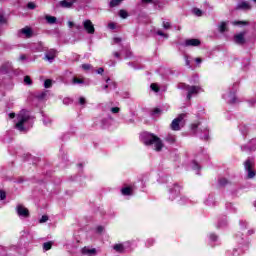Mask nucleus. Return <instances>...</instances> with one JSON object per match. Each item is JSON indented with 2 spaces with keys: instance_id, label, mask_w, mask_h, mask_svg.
<instances>
[{
  "instance_id": "47",
  "label": "nucleus",
  "mask_w": 256,
  "mask_h": 256,
  "mask_svg": "<svg viewBox=\"0 0 256 256\" xmlns=\"http://www.w3.org/2000/svg\"><path fill=\"white\" fill-rule=\"evenodd\" d=\"M104 69L103 68H99L98 70H97V73H98V75H102V73H104Z\"/></svg>"
},
{
  "instance_id": "30",
  "label": "nucleus",
  "mask_w": 256,
  "mask_h": 256,
  "mask_svg": "<svg viewBox=\"0 0 256 256\" xmlns=\"http://www.w3.org/2000/svg\"><path fill=\"white\" fill-rule=\"evenodd\" d=\"M47 221H49V216L47 215H43L39 220L40 223H47Z\"/></svg>"
},
{
  "instance_id": "3",
  "label": "nucleus",
  "mask_w": 256,
  "mask_h": 256,
  "mask_svg": "<svg viewBox=\"0 0 256 256\" xmlns=\"http://www.w3.org/2000/svg\"><path fill=\"white\" fill-rule=\"evenodd\" d=\"M244 167L247 173V179H254L256 175L255 162H253L251 159H248L244 162Z\"/></svg>"
},
{
  "instance_id": "9",
  "label": "nucleus",
  "mask_w": 256,
  "mask_h": 256,
  "mask_svg": "<svg viewBox=\"0 0 256 256\" xmlns=\"http://www.w3.org/2000/svg\"><path fill=\"white\" fill-rule=\"evenodd\" d=\"M236 9H242V11H251V4L247 1H241L237 4Z\"/></svg>"
},
{
  "instance_id": "6",
  "label": "nucleus",
  "mask_w": 256,
  "mask_h": 256,
  "mask_svg": "<svg viewBox=\"0 0 256 256\" xmlns=\"http://www.w3.org/2000/svg\"><path fill=\"white\" fill-rule=\"evenodd\" d=\"M83 27L89 35H93L95 33V26L93 25V22L91 20H85L83 22Z\"/></svg>"
},
{
  "instance_id": "49",
  "label": "nucleus",
  "mask_w": 256,
  "mask_h": 256,
  "mask_svg": "<svg viewBox=\"0 0 256 256\" xmlns=\"http://www.w3.org/2000/svg\"><path fill=\"white\" fill-rule=\"evenodd\" d=\"M97 231H98V233H103V227L102 226H98L97 227Z\"/></svg>"
},
{
  "instance_id": "28",
  "label": "nucleus",
  "mask_w": 256,
  "mask_h": 256,
  "mask_svg": "<svg viewBox=\"0 0 256 256\" xmlns=\"http://www.w3.org/2000/svg\"><path fill=\"white\" fill-rule=\"evenodd\" d=\"M193 13H194V15H196L197 17H201V15H203V12H202L200 9H198V8L194 9V10H193Z\"/></svg>"
},
{
  "instance_id": "51",
  "label": "nucleus",
  "mask_w": 256,
  "mask_h": 256,
  "mask_svg": "<svg viewBox=\"0 0 256 256\" xmlns=\"http://www.w3.org/2000/svg\"><path fill=\"white\" fill-rule=\"evenodd\" d=\"M199 168V164H197L196 162L193 163V169H198Z\"/></svg>"
},
{
  "instance_id": "21",
  "label": "nucleus",
  "mask_w": 256,
  "mask_h": 256,
  "mask_svg": "<svg viewBox=\"0 0 256 256\" xmlns=\"http://www.w3.org/2000/svg\"><path fill=\"white\" fill-rule=\"evenodd\" d=\"M51 247H53V243H51V242H46L43 244V249L45 251H49V249H51Z\"/></svg>"
},
{
  "instance_id": "34",
  "label": "nucleus",
  "mask_w": 256,
  "mask_h": 256,
  "mask_svg": "<svg viewBox=\"0 0 256 256\" xmlns=\"http://www.w3.org/2000/svg\"><path fill=\"white\" fill-rule=\"evenodd\" d=\"M157 35H159L160 37H165V39H167L169 37V35L165 34L163 31L161 30H158L157 32Z\"/></svg>"
},
{
  "instance_id": "53",
  "label": "nucleus",
  "mask_w": 256,
  "mask_h": 256,
  "mask_svg": "<svg viewBox=\"0 0 256 256\" xmlns=\"http://www.w3.org/2000/svg\"><path fill=\"white\" fill-rule=\"evenodd\" d=\"M142 3H153V0H142Z\"/></svg>"
},
{
  "instance_id": "27",
  "label": "nucleus",
  "mask_w": 256,
  "mask_h": 256,
  "mask_svg": "<svg viewBox=\"0 0 256 256\" xmlns=\"http://www.w3.org/2000/svg\"><path fill=\"white\" fill-rule=\"evenodd\" d=\"M82 69L84 71H90V69H93V66L91 64H82Z\"/></svg>"
},
{
  "instance_id": "56",
  "label": "nucleus",
  "mask_w": 256,
  "mask_h": 256,
  "mask_svg": "<svg viewBox=\"0 0 256 256\" xmlns=\"http://www.w3.org/2000/svg\"><path fill=\"white\" fill-rule=\"evenodd\" d=\"M114 57H120L119 52H114Z\"/></svg>"
},
{
  "instance_id": "18",
  "label": "nucleus",
  "mask_w": 256,
  "mask_h": 256,
  "mask_svg": "<svg viewBox=\"0 0 256 256\" xmlns=\"http://www.w3.org/2000/svg\"><path fill=\"white\" fill-rule=\"evenodd\" d=\"M72 83L73 85H82L83 83H85V81L81 78L74 77L72 79Z\"/></svg>"
},
{
  "instance_id": "33",
  "label": "nucleus",
  "mask_w": 256,
  "mask_h": 256,
  "mask_svg": "<svg viewBox=\"0 0 256 256\" xmlns=\"http://www.w3.org/2000/svg\"><path fill=\"white\" fill-rule=\"evenodd\" d=\"M162 27H164V29H171V22H163L162 23Z\"/></svg>"
},
{
  "instance_id": "52",
  "label": "nucleus",
  "mask_w": 256,
  "mask_h": 256,
  "mask_svg": "<svg viewBox=\"0 0 256 256\" xmlns=\"http://www.w3.org/2000/svg\"><path fill=\"white\" fill-rule=\"evenodd\" d=\"M25 59H27V57L25 55L20 56V61H25Z\"/></svg>"
},
{
  "instance_id": "10",
  "label": "nucleus",
  "mask_w": 256,
  "mask_h": 256,
  "mask_svg": "<svg viewBox=\"0 0 256 256\" xmlns=\"http://www.w3.org/2000/svg\"><path fill=\"white\" fill-rule=\"evenodd\" d=\"M57 57V51L54 49H50L45 54L46 61H49L50 63H53V60Z\"/></svg>"
},
{
  "instance_id": "5",
  "label": "nucleus",
  "mask_w": 256,
  "mask_h": 256,
  "mask_svg": "<svg viewBox=\"0 0 256 256\" xmlns=\"http://www.w3.org/2000/svg\"><path fill=\"white\" fill-rule=\"evenodd\" d=\"M185 89L188 92L187 99H191V97H193V95H197V93H199L201 88L199 86L185 85Z\"/></svg>"
},
{
  "instance_id": "4",
  "label": "nucleus",
  "mask_w": 256,
  "mask_h": 256,
  "mask_svg": "<svg viewBox=\"0 0 256 256\" xmlns=\"http://www.w3.org/2000/svg\"><path fill=\"white\" fill-rule=\"evenodd\" d=\"M186 114H180L176 119H174L171 123V130L172 131H179L181 129V126L185 125V119Z\"/></svg>"
},
{
  "instance_id": "38",
  "label": "nucleus",
  "mask_w": 256,
  "mask_h": 256,
  "mask_svg": "<svg viewBox=\"0 0 256 256\" xmlns=\"http://www.w3.org/2000/svg\"><path fill=\"white\" fill-rule=\"evenodd\" d=\"M6 197H7V194H5V192L0 190V199H1V201H3Z\"/></svg>"
},
{
  "instance_id": "19",
  "label": "nucleus",
  "mask_w": 256,
  "mask_h": 256,
  "mask_svg": "<svg viewBox=\"0 0 256 256\" xmlns=\"http://www.w3.org/2000/svg\"><path fill=\"white\" fill-rule=\"evenodd\" d=\"M219 31L220 33H225V31H227V22H221L219 25Z\"/></svg>"
},
{
  "instance_id": "11",
  "label": "nucleus",
  "mask_w": 256,
  "mask_h": 256,
  "mask_svg": "<svg viewBox=\"0 0 256 256\" xmlns=\"http://www.w3.org/2000/svg\"><path fill=\"white\" fill-rule=\"evenodd\" d=\"M234 42L237 43V45H244V43H245V33L241 32L239 34H236L234 36Z\"/></svg>"
},
{
  "instance_id": "1",
  "label": "nucleus",
  "mask_w": 256,
  "mask_h": 256,
  "mask_svg": "<svg viewBox=\"0 0 256 256\" xmlns=\"http://www.w3.org/2000/svg\"><path fill=\"white\" fill-rule=\"evenodd\" d=\"M141 141L146 146L154 145L155 151H161V149L164 147L163 141H161L159 137L152 133L143 132L141 134Z\"/></svg>"
},
{
  "instance_id": "20",
  "label": "nucleus",
  "mask_w": 256,
  "mask_h": 256,
  "mask_svg": "<svg viewBox=\"0 0 256 256\" xmlns=\"http://www.w3.org/2000/svg\"><path fill=\"white\" fill-rule=\"evenodd\" d=\"M119 15L122 19H127V17H129V14L125 10H120Z\"/></svg>"
},
{
  "instance_id": "54",
  "label": "nucleus",
  "mask_w": 256,
  "mask_h": 256,
  "mask_svg": "<svg viewBox=\"0 0 256 256\" xmlns=\"http://www.w3.org/2000/svg\"><path fill=\"white\" fill-rule=\"evenodd\" d=\"M195 61H196V63H202L203 62V60L201 58H196Z\"/></svg>"
},
{
  "instance_id": "57",
  "label": "nucleus",
  "mask_w": 256,
  "mask_h": 256,
  "mask_svg": "<svg viewBox=\"0 0 256 256\" xmlns=\"http://www.w3.org/2000/svg\"><path fill=\"white\" fill-rule=\"evenodd\" d=\"M159 108L154 109V113H159Z\"/></svg>"
},
{
  "instance_id": "7",
  "label": "nucleus",
  "mask_w": 256,
  "mask_h": 256,
  "mask_svg": "<svg viewBox=\"0 0 256 256\" xmlns=\"http://www.w3.org/2000/svg\"><path fill=\"white\" fill-rule=\"evenodd\" d=\"M75 3H77V0H62L58 3V7H62V9H71Z\"/></svg>"
},
{
  "instance_id": "2",
  "label": "nucleus",
  "mask_w": 256,
  "mask_h": 256,
  "mask_svg": "<svg viewBox=\"0 0 256 256\" xmlns=\"http://www.w3.org/2000/svg\"><path fill=\"white\" fill-rule=\"evenodd\" d=\"M17 119L16 129H18V131H27V124L31 121L29 111L21 110L17 115Z\"/></svg>"
},
{
  "instance_id": "41",
  "label": "nucleus",
  "mask_w": 256,
  "mask_h": 256,
  "mask_svg": "<svg viewBox=\"0 0 256 256\" xmlns=\"http://www.w3.org/2000/svg\"><path fill=\"white\" fill-rule=\"evenodd\" d=\"M85 103H86L85 97H80L79 98V104L80 105H85Z\"/></svg>"
},
{
  "instance_id": "36",
  "label": "nucleus",
  "mask_w": 256,
  "mask_h": 256,
  "mask_svg": "<svg viewBox=\"0 0 256 256\" xmlns=\"http://www.w3.org/2000/svg\"><path fill=\"white\" fill-rule=\"evenodd\" d=\"M219 185H221V186L227 185V179H225V178L220 179Z\"/></svg>"
},
{
  "instance_id": "25",
  "label": "nucleus",
  "mask_w": 256,
  "mask_h": 256,
  "mask_svg": "<svg viewBox=\"0 0 256 256\" xmlns=\"http://www.w3.org/2000/svg\"><path fill=\"white\" fill-rule=\"evenodd\" d=\"M228 101L230 103H237V97H235V94H230Z\"/></svg>"
},
{
  "instance_id": "8",
  "label": "nucleus",
  "mask_w": 256,
  "mask_h": 256,
  "mask_svg": "<svg viewBox=\"0 0 256 256\" xmlns=\"http://www.w3.org/2000/svg\"><path fill=\"white\" fill-rule=\"evenodd\" d=\"M16 211H17L19 217H24V218L29 217V210L25 206H23L21 204H19L16 207Z\"/></svg>"
},
{
  "instance_id": "48",
  "label": "nucleus",
  "mask_w": 256,
  "mask_h": 256,
  "mask_svg": "<svg viewBox=\"0 0 256 256\" xmlns=\"http://www.w3.org/2000/svg\"><path fill=\"white\" fill-rule=\"evenodd\" d=\"M185 61L187 66L191 65V62L189 61V57L185 56Z\"/></svg>"
},
{
  "instance_id": "17",
  "label": "nucleus",
  "mask_w": 256,
  "mask_h": 256,
  "mask_svg": "<svg viewBox=\"0 0 256 256\" xmlns=\"http://www.w3.org/2000/svg\"><path fill=\"white\" fill-rule=\"evenodd\" d=\"M95 249L83 248L82 253L83 255H95Z\"/></svg>"
},
{
  "instance_id": "29",
  "label": "nucleus",
  "mask_w": 256,
  "mask_h": 256,
  "mask_svg": "<svg viewBox=\"0 0 256 256\" xmlns=\"http://www.w3.org/2000/svg\"><path fill=\"white\" fill-rule=\"evenodd\" d=\"M24 83H25L26 85H31V84L33 83V81H31V77L25 76V77H24Z\"/></svg>"
},
{
  "instance_id": "61",
  "label": "nucleus",
  "mask_w": 256,
  "mask_h": 256,
  "mask_svg": "<svg viewBox=\"0 0 256 256\" xmlns=\"http://www.w3.org/2000/svg\"><path fill=\"white\" fill-rule=\"evenodd\" d=\"M254 2L256 3V0H254Z\"/></svg>"
},
{
  "instance_id": "42",
  "label": "nucleus",
  "mask_w": 256,
  "mask_h": 256,
  "mask_svg": "<svg viewBox=\"0 0 256 256\" xmlns=\"http://www.w3.org/2000/svg\"><path fill=\"white\" fill-rule=\"evenodd\" d=\"M119 111H120V108L119 107H113V108H111V112L112 113H119Z\"/></svg>"
},
{
  "instance_id": "50",
  "label": "nucleus",
  "mask_w": 256,
  "mask_h": 256,
  "mask_svg": "<svg viewBox=\"0 0 256 256\" xmlns=\"http://www.w3.org/2000/svg\"><path fill=\"white\" fill-rule=\"evenodd\" d=\"M114 43H121V38H114Z\"/></svg>"
},
{
  "instance_id": "22",
  "label": "nucleus",
  "mask_w": 256,
  "mask_h": 256,
  "mask_svg": "<svg viewBox=\"0 0 256 256\" xmlns=\"http://www.w3.org/2000/svg\"><path fill=\"white\" fill-rule=\"evenodd\" d=\"M52 84H53V82L51 81V79L45 80V82H44L45 89H50Z\"/></svg>"
},
{
  "instance_id": "45",
  "label": "nucleus",
  "mask_w": 256,
  "mask_h": 256,
  "mask_svg": "<svg viewBox=\"0 0 256 256\" xmlns=\"http://www.w3.org/2000/svg\"><path fill=\"white\" fill-rule=\"evenodd\" d=\"M210 239H211L212 241H217V235L211 234V235H210Z\"/></svg>"
},
{
  "instance_id": "39",
  "label": "nucleus",
  "mask_w": 256,
  "mask_h": 256,
  "mask_svg": "<svg viewBox=\"0 0 256 256\" xmlns=\"http://www.w3.org/2000/svg\"><path fill=\"white\" fill-rule=\"evenodd\" d=\"M0 23H7V19L5 16H3V14H0Z\"/></svg>"
},
{
  "instance_id": "31",
  "label": "nucleus",
  "mask_w": 256,
  "mask_h": 256,
  "mask_svg": "<svg viewBox=\"0 0 256 256\" xmlns=\"http://www.w3.org/2000/svg\"><path fill=\"white\" fill-rule=\"evenodd\" d=\"M152 91H155V93H159V86L157 84H151Z\"/></svg>"
},
{
  "instance_id": "58",
  "label": "nucleus",
  "mask_w": 256,
  "mask_h": 256,
  "mask_svg": "<svg viewBox=\"0 0 256 256\" xmlns=\"http://www.w3.org/2000/svg\"><path fill=\"white\" fill-rule=\"evenodd\" d=\"M76 29H81L80 25H75Z\"/></svg>"
},
{
  "instance_id": "40",
  "label": "nucleus",
  "mask_w": 256,
  "mask_h": 256,
  "mask_svg": "<svg viewBox=\"0 0 256 256\" xmlns=\"http://www.w3.org/2000/svg\"><path fill=\"white\" fill-rule=\"evenodd\" d=\"M199 125H200L199 123H194V124H192V125H191V129H192V131H194V132H195V131H196V129H197V127H199Z\"/></svg>"
},
{
  "instance_id": "32",
  "label": "nucleus",
  "mask_w": 256,
  "mask_h": 256,
  "mask_svg": "<svg viewBox=\"0 0 256 256\" xmlns=\"http://www.w3.org/2000/svg\"><path fill=\"white\" fill-rule=\"evenodd\" d=\"M115 251H123V244H116L114 245Z\"/></svg>"
},
{
  "instance_id": "55",
  "label": "nucleus",
  "mask_w": 256,
  "mask_h": 256,
  "mask_svg": "<svg viewBox=\"0 0 256 256\" xmlns=\"http://www.w3.org/2000/svg\"><path fill=\"white\" fill-rule=\"evenodd\" d=\"M9 117H10V119H15V113H10Z\"/></svg>"
},
{
  "instance_id": "59",
  "label": "nucleus",
  "mask_w": 256,
  "mask_h": 256,
  "mask_svg": "<svg viewBox=\"0 0 256 256\" xmlns=\"http://www.w3.org/2000/svg\"><path fill=\"white\" fill-rule=\"evenodd\" d=\"M104 89H109V85H105V86H104Z\"/></svg>"
},
{
  "instance_id": "26",
  "label": "nucleus",
  "mask_w": 256,
  "mask_h": 256,
  "mask_svg": "<svg viewBox=\"0 0 256 256\" xmlns=\"http://www.w3.org/2000/svg\"><path fill=\"white\" fill-rule=\"evenodd\" d=\"M201 139H204L205 141H207V139H209V131L207 130V128L204 129V136H201Z\"/></svg>"
},
{
  "instance_id": "14",
  "label": "nucleus",
  "mask_w": 256,
  "mask_h": 256,
  "mask_svg": "<svg viewBox=\"0 0 256 256\" xmlns=\"http://www.w3.org/2000/svg\"><path fill=\"white\" fill-rule=\"evenodd\" d=\"M20 33L22 35H24V37H27V38H29V37H31V35H33V31L29 27L22 28L20 30Z\"/></svg>"
},
{
  "instance_id": "46",
  "label": "nucleus",
  "mask_w": 256,
  "mask_h": 256,
  "mask_svg": "<svg viewBox=\"0 0 256 256\" xmlns=\"http://www.w3.org/2000/svg\"><path fill=\"white\" fill-rule=\"evenodd\" d=\"M68 27H69L70 29H72V27H75V23L69 21V22H68Z\"/></svg>"
},
{
  "instance_id": "12",
  "label": "nucleus",
  "mask_w": 256,
  "mask_h": 256,
  "mask_svg": "<svg viewBox=\"0 0 256 256\" xmlns=\"http://www.w3.org/2000/svg\"><path fill=\"white\" fill-rule=\"evenodd\" d=\"M201 45V41L199 39H187L185 41L186 47H199Z\"/></svg>"
},
{
  "instance_id": "37",
  "label": "nucleus",
  "mask_w": 256,
  "mask_h": 256,
  "mask_svg": "<svg viewBox=\"0 0 256 256\" xmlns=\"http://www.w3.org/2000/svg\"><path fill=\"white\" fill-rule=\"evenodd\" d=\"M233 25H247V22H245V21H236V22H233Z\"/></svg>"
},
{
  "instance_id": "24",
  "label": "nucleus",
  "mask_w": 256,
  "mask_h": 256,
  "mask_svg": "<svg viewBox=\"0 0 256 256\" xmlns=\"http://www.w3.org/2000/svg\"><path fill=\"white\" fill-rule=\"evenodd\" d=\"M121 1H123V0H111L110 7H117V5H119V3H121Z\"/></svg>"
},
{
  "instance_id": "16",
  "label": "nucleus",
  "mask_w": 256,
  "mask_h": 256,
  "mask_svg": "<svg viewBox=\"0 0 256 256\" xmlns=\"http://www.w3.org/2000/svg\"><path fill=\"white\" fill-rule=\"evenodd\" d=\"M248 149L250 151H255L256 150V138L252 139L249 143H248Z\"/></svg>"
},
{
  "instance_id": "43",
  "label": "nucleus",
  "mask_w": 256,
  "mask_h": 256,
  "mask_svg": "<svg viewBox=\"0 0 256 256\" xmlns=\"http://www.w3.org/2000/svg\"><path fill=\"white\" fill-rule=\"evenodd\" d=\"M35 3H33V2H29L28 3V9H35Z\"/></svg>"
},
{
  "instance_id": "35",
  "label": "nucleus",
  "mask_w": 256,
  "mask_h": 256,
  "mask_svg": "<svg viewBox=\"0 0 256 256\" xmlns=\"http://www.w3.org/2000/svg\"><path fill=\"white\" fill-rule=\"evenodd\" d=\"M166 141H168V143H175V136H168Z\"/></svg>"
},
{
  "instance_id": "60",
  "label": "nucleus",
  "mask_w": 256,
  "mask_h": 256,
  "mask_svg": "<svg viewBox=\"0 0 256 256\" xmlns=\"http://www.w3.org/2000/svg\"><path fill=\"white\" fill-rule=\"evenodd\" d=\"M109 81H110V79L108 78V79L106 80V83H109Z\"/></svg>"
},
{
  "instance_id": "44",
  "label": "nucleus",
  "mask_w": 256,
  "mask_h": 256,
  "mask_svg": "<svg viewBox=\"0 0 256 256\" xmlns=\"http://www.w3.org/2000/svg\"><path fill=\"white\" fill-rule=\"evenodd\" d=\"M108 29H115V23L110 22V23L108 24Z\"/></svg>"
},
{
  "instance_id": "13",
  "label": "nucleus",
  "mask_w": 256,
  "mask_h": 256,
  "mask_svg": "<svg viewBox=\"0 0 256 256\" xmlns=\"http://www.w3.org/2000/svg\"><path fill=\"white\" fill-rule=\"evenodd\" d=\"M180 192L181 188L178 185L174 186L173 189L170 190V199H175V197H177V195H179Z\"/></svg>"
},
{
  "instance_id": "23",
  "label": "nucleus",
  "mask_w": 256,
  "mask_h": 256,
  "mask_svg": "<svg viewBox=\"0 0 256 256\" xmlns=\"http://www.w3.org/2000/svg\"><path fill=\"white\" fill-rule=\"evenodd\" d=\"M122 195H131V188L130 187L123 188Z\"/></svg>"
},
{
  "instance_id": "15",
  "label": "nucleus",
  "mask_w": 256,
  "mask_h": 256,
  "mask_svg": "<svg viewBox=\"0 0 256 256\" xmlns=\"http://www.w3.org/2000/svg\"><path fill=\"white\" fill-rule=\"evenodd\" d=\"M45 19H46L47 23H49L50 25L57 23V18L54 16L46 15Z\"/></svg>"
}]
</instances>
